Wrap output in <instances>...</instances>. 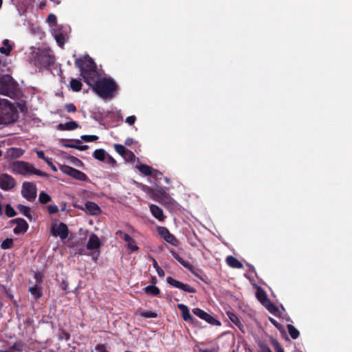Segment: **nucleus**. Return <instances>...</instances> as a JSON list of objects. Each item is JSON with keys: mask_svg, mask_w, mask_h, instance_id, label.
<instances>
[{"mask_svg": "<svg viewBox=\"0 0 352 352\" xmlns=\"http://www.w3.org/2000/svg\"><path fill=\"white\" fill-rule=\"evenodd\" d=\"M94 81L90 82L89 85L101 98H111L113 97L117 91L118 85L111 78H103L100 80L98 77L94 79Z\"/></svg>", "mask_w": 352, "mask_h": 352, "instance_id": "nucleus-1", "label": "nucleus"}, {"mask_svg": "<svg viewBox=\"0 0 352 352\" xmlns=\"http://www.w3.org/2000/svg\"><path fill=\"white\" fill-rule=\"evenodd\" d=\"M75 64L80 69V76L87 85L94 82V80L99 77L96 65L88 55L76 58Z\"/></svg>", "mask_w": 352, "mask_h": 352, "instance_id": "nucleus-2", "label": "nucleus"}, {"mask_svg": "<svg viewBox=\"0 0 352 352\" xmlns=\"http://www.w3.org/2000/svg\"><path fill=\"white\" fill-rule=\"evenodd\" d=\"M30 61L39 69H49L54 64L55 56L50 49L38 48L37 50L32 52Z\"/></svg>", "mask_w": 352, "mask_h": 352, "instance_id": "nucleus-3", "label": "nucleus"}, {"mask_svg": "<svg viewBox=\"0 0 352 352\" xmlns=\"http://www.w3.org/2000/svg\"><path fill=\"white\" fill-rule=\"evenodd\" d=\"M18 111L8 100L0 99V124H9L16 121Z\"/></svg>", "mask_w": 352, "mask_h": 352, "instance_id": "nucleus-4", "label": "nucleus"}, {"mask_svg": "<svg viewBox=\"0 0 352 352\" xmlns=\"http://www.w3.org/2000/svg\"><path fill=\"white\" fill-rule=\"evenodd\" d=\"M13 171L22 175H36L40 177H47V173L36 169L31 164L24 161H16L12 163Z\"/></svg>", "mask_w": 352, "mask_h": 352, "instance_id": "nucleus-5", "label": "nucleus"}, {"mask_svg": "<svg viewBox=\"0 0 352 352\" xmlns=\"http://www.w3.org/2000/svg\"><path fill=\"white\" fill-rule=\"evenodd\" d=\"M0 94L14 99L19 96L18 85L10 76H5L0 79Z\"/></svg>", "mask_w": 352, "mask_h": 352, "instance_id": "nucleus-6", "label": "nucleus"}, {"mask_svg": "<svg viewBox=\"0 0 352 352\" xmlns=\"http://www.w3.org/2000/svg\"><path fill=\"white\" fill-rule=\"evenodd\" d=\"M138 186L140 187L144 192H146L155 201L164 204H172L173 199L163 188L155 190L146 185L142 184H138Z\"/></svg>", "mask_w": 352, "mask_h": 352, "instance_id": "nucleus-7", "label": "nucleus"}, {"mask_svg": "<svg viewBox=\"0 0 352 352\" xmlns=\"http://www.w3.org/2000/svg\"><path fill=\"white\" fill-rule=\"evenodd\" d=\"M50 233L53 236L59 237L62 241L67 239L69 236V229L66 224L63 222L58 223L54 221L50 227Z\"/></svg>", "mask_w": 352, "mask_h": 352, "instance_id": "nucleus-8", "label": "nucleus"}, {"mask_svg": "<svg viewBox=\"0 0 352 352\" xmlns=\"http://www.w3.org/2000/svg\"><path fill=\"white\" fill-rule=\"evenodd\" d=\"M36 191V186L32 182H25L22 185L21 194L29 201H34Z\"/></svg>", "mask_w": 352, "mask_h": 352, "instance_id": "nucleus-9", "label": "nucleus"}, {"mask_svg": "<svg viewBox=\"0 0 352 352\" xmlns=\"http://www.w3.org/2000/svg\"><path fill=\"white\" fill-rule=\"evenodd\" d=\"M166 282L173 287L179 289H181L185 292H187V293L193 294L197 292V290L195 287H191L188 284L183 283L176 279L173 278L171 276H168L166 278Z\"/></svg>", "mask_w": 352, "mask_h": 352, "instance_id": "nucleus-10", "label": "nucleus"}, {"mask_svg": "<svg viewBox=\"0 0 352 352\" xmlns=\"http://www.w3.org/2000/svg\"><path fill=\"white\" fill-rule=\"evenodd\" d=\"M16 185L15 179L7 173L0 175V188L8 191L12 190Z\"/></svg>", "mask_w": 352, "mask_h": 352, "instance_id": "nucleus-11", "label": "nucleus"}, {"mask_svg": "<svg viewBox=\"0 0 352 352\" xmlns=\"http://www.w3.org/2000/svg\"><path fill=\"white\" fill-rule=\"evenodd\" d=\"M192 313L199 318L212 325H219L220 322L200 308H195Z\"/></svg>", "mask_w": 352, "mask_h": 352, "instance_id": "nucleus-12", "label": "nucleus"}, {"mask_svg": "<svg viewBox=\"0 0 352 352\" xmlns=\"http://www.w3.org/2000/svg\"><path fill=\"white\" fill-rule=\"evenodd\" d=\"M157 232L161 236L162 238L167 243L171 244L174 246H177L179 244V241L175 238V236L172 234L169 230L165 227H158Z\"/></svg>", "mask_w": 352, "mask_h": 352, "instance_id": "nucleus-13", "label": "nucleus"}, {"mask_svg": "<svg viewBox=\"0 0 352 352\" xmlns=\"http://www.w3.org/2000/svg\"><path fill=\"white\" fill-rule=\"evenodd\" d=\"M63 172L67 175L71 176L72 177L79 180V181H87L88 180V177L85 173L83 172L77 170L74 168H72L69 166H65L63 167Z\"/></svg>", "mask_w": 352, "mask_h": 352, "instance_id": "nucleus-14", "label": "nucleus"}, {"mask_svg": "<svg viewBox=\"0 0 352 352\" xmlns=\"http://www.w3.org/2000/svg\"><path fill=\"white\" fill-rule=\"evenodd\" d=\"M173 256L185 268L188 269L195 276L199 277L196 272V268L188 261L184 260L175 251H170Z\"/></svg>", "mask_w": 352, "mask_h": 352, "instance_id": "nucleus-15", "label": "nucleus"}, {"mask_svg": "<svg viewBox=\"0 0 352 352\" xmlns=\"http://www.w3.org/2000/svg\"><path fill=\"white\" fill-rule=\"evenodd\" d=\"M177 307L181 311L182 316L184 321L190 322L191 324H195L197 322L196 318H193L191 316V314H190L189 309L186 305L178 304Z\"/></svg>", "mask_w": 352, "mask_h": 352, "instance_id": "nucleus-16", "label": "nucleus"}, {"mask_svg": "<svg viewBox=\"0 0 352 352\" xmlns=\"http://www.w3.org/2000/svg\"><path fill=\"white\" fill-rule=\"evenodd\" d=\"M101 246V242L100 241L98 236L96 234L92 233L89 237L87 243V249L89 250H100Z\"/></svg>", "mask_w": 352, "mask_h": 352, "instance_id": "nucleus-17", "label": "nucleus"}, {"mask_svg": "<svg viewBox=\"0 0 352 352\" xmlns=\"http://www.w3.org/2000/svg\"><path fill=\"white\" fill-rule=\"evenodd\" d=\"M52 34L56 41L58 45L60 47H63L65 43V36L66 34L62 32V29L60 28H54L52 32Z\"/></svg>", "mask_w": 352, "mask_h": 352, "instance_id": "nucleus-18", "label": "nucleus"}, {"mask_svg": "<svg viewBox=\"0 0 352 352\" xmlns=\"http://www.w3.org/2000/svg\"><path fill=\"white\" fill-rule=\"evenodd\" d=\"M79 124L75 121H69L65 123H60L58 125V129L60 131H72L79 128Z\"/></svg>", "mask_w": 352, "mask_h": 352, "instance_id": "nucleus-19", "label": "nucleus"}, {"mask_svg": "<svg viewBox=\"0 0 352 352\" xmlns=\"http://www.w3.org/2000/svg\"><path fill=\"white\" fill-rule=\"evenodd\" d=\"M226 263L232 268L241 269L243 265L237 258L233 256H228L226 259Z\"/></svg>", "mask_w": 352, "mask_h": 352, "instance_id": "nucleus-20", "label": "nucleus"}, {"mask_svg": "<svg viewBox=\"0 0 352 352\" xmlns=\"http://www.w3.org/2000/svg\"><path fill=\"white\" fill-rule=\"evenodd\" d=\"M85 208L87 213L90 214H97L100 213V207L94 202L87 201L85 204Z\"/></svg>", "mask_w": 352, "mask_h": 352, "instance_id": "nucleus-21", "label": "nucleus"}, {"mask_svg": "<svg viewBox=\"0 0 352 352\" xmlns=\"http://www.w3.org/2000/svg\"><path fill=\"white\" fill-rule=\"evenodd\" d=\"M17 223L16 226L14 228L13 232L14 234H19L25 232L28 229V224L27 221H12Z\"/></svg>", "mask_w": 352, "mask_h": 352, "instance_id": "nucleus-22", "label": "nucleus"}, {"mask_svg": "<svg viewBox=\"0 0 352 352\" xmlns=\"http://www.w3.org/2000/svg\"><path fill=\"white\" fill-rule=\"evenodd\" d=\"M29 292L32 294L35 300H38L43 296V291L41 286L34 285L28 289Z\"/></svg>", "mask_w": 352, "mask_h": 352, "instance_id": "nucleus-23", "label": "nucleus"}, {"mask_svg": "<svg viewBox=\"0 0 352 352\" xmlns=\"http://www.w3.org/2000/svg\"><path fill=\"white\" fill-rule=\"evenodd\" d=\"M16 208L21 214L26 217L30 220H32V211L30 207L19 204Z\"/></svg>", "mask_w": 352, "mask_h": 352, "instance_id": "nucleus-24", "label": "nucleus"}, {"mask_svg": "<svg viewBox=\"0 0 352 352\" xmlns=\"http://www.w3.org/2000/svg\"><path fill=\"white\" fill-rule=\"evenodd\" d=\"M135 168L142 174L150 176L153 173V168L147 164L137 165Z\"/></svg>", "mask_w": 352, "mask_h": 352, "instance_id": "nucleus-25", "label": "nucleus"}, {"mask_svg": "<svg viewBox=\"0 0 352 352\" xmlns=\"http://www.w3.org/2000/svg\"><path fill=\"white\" fill-rule=\"evenodd\" d=\"M256 298L263 305L270 299L268 298L265 292L261 288H258L256 292Z\"/></svg>", "mask_w": 352, "mask_h": 352, "instance_id": "nucleus-26", "label": "nucleus"}, {"mask_svg": "<svg viewBox=\"0 0 352 352\" xmlns=\"http://www.w3.org/2000/svg\"><path fill=\"white\" fill-rule=\"evenodd\" d=\"M150 210L155 218L158 219V220H162L163 212L160 208L155 205H151Z\"/></svg>", "mask_w": 352, "mask_h": 352, "instance_id": "nucleus-27", "label": "nucleus"}, {"mask_svg": "<svg viewBox=\"0 0 352 352\" xmlns=\"http://www.w3.org/2000/svg\"><path fill=\"white\" fill-rule=\"evenodd\" d=\"M107 155V153L102 148L96 149L93 153V157L100 162H104Z\"/></svg>", "mask_w": 352, "mask_h": 352, "instance_id": "nucleus-28", "label": "nucleus"}, {"mask_svg": "<svg viewBox=\"0 0 352 352\" xmlns=\"http://www.w3.org/2000/svg\"><path fill=\"white\" fill-rule=\"evenodd\" d=\"M3 46L0 47V52L3 54L8 56L12 50V47L10 44L9 40L5 39L3 41Z\"/></svg>", "mask_w": 352, "mask_h": 352, "instance_id": "nucleus-29", "label": "nucleus"}, {"mask_svg": "<svg viewBox=\"0 0 352 352\" xmlns=\"http://www.w3.org/2000/svg\"><path fill=\"white\" fill-rule=\"evenodd\" d=\"M82 82L80 80L72 78L70 80V88L75 92H78L82 89Z\"/></svg>", "mask_w": 352, "mask_h": 352, "instance_id": "nucleus-30", "label": "nucleus"}, {"mask_svg": "<svg viewBox=\"0 0 352 352\" xmlns=\"http://www.w3.org/2000/svg\"><path fill=\"white\" fill-rule=\"evenodd\" d=\"M263 306L272 314L278 316V308L270 300L267 301Z\"/></svg>", "mask_w": 352, "mask_h": 352, "instance_id": "nucleus-31", "label": "nucleus"}, {"mask_svg": "<svg viewBox=\"0 0 352 352\" xmlns=\"http://www.w3.org/2000/svg\"><path fill=\"white\" fill-rule=\"evenodd\" d=\"M138 313L140 316L145 318H156L157 317V314L152 311L140 309Z\"/></svg>", "mask_w": 352, "mask_h": 352, "instance_id": "nucleus-32", "label": "nucleus"}, {"mask_svg": "<svg viewBox=\"0 0 352 352\" xmlns=\"http://www.w3.org/2000/svg\"><path fill=\"white\" fill-rule=\"evenodd\" d=\"M144 292L147 294L152 295L154 296L159 295L160 293V289L157 287L153 285L146 286L144 288Z\"/></svg>", "mask_w": 352, "mask_h": 352, "instance_id": "nucleus-33", "label": "nucleus"}, {"mask_svg": "<svg viewBox=\"0 0 352 352\" xmlns=\"http://www.w3.org/2000/svg\"><path fill=\"white\" fill-rule=\"evenodd\" d=\"M287 328L289 334L292 339L296 340L299 337L300 332L294 326H293L292 324H287Z\"/></svg>", "mask_w": 352, "mask_h": 352, "instance_id": "nucleus-34", "label": "nucleus"}, {"mask_svg": "<svg viewBox=\"0 0 352 352\" xmlns=\"http://www.w3.org/2000/svg\"><path fill=\"white\" fill-rule=\"evenodd\" d=\"M13 245H14L13 239L11 238H6L5 240H3L1 242L0 247L3 250H8V249L12 248Z\"/></svg>", "mask_w": 352, "mask_h": 352, "instance_id": "nucleus-35", "label": "nucleus"}, {"mask_svg": "<svg viewBox=\"0 0 352 352\" xmlns=\"http://www.w3.org/2000/svg\"><path fill=\"white\" fill-rule=\"evenodd\" d=\"M122 157L127 162H134L135 161V154L129 149L126 151Z\"/></svg>", "mask_w": 352, "mask_h": 352, "instance_id": "nucleus-36", "label": "nucleus"}, {"mask_svg": "<svg viewBox=\"0 0 352 352\" xmlns=\"http://www.w3.org/2000/svg\"><path fill=\"white\" fill-rule=\"evenodd\" d=\"M228 316L230 318V320L234 324H236V326H238L239 327H240L241 326H242V324L239 318V317L235 314H234L233 312H228Z\"/></svg>", "mask_w": 352, "mask_h": 352, "instance_id": "nucleus-37", "label": "nucleus"}, {"mask_svg": "<svg viewBox=\"0 0 352 352\" xmlns=\"http://www.w3.org/2000/svg\"><path fill=\"white\" fill-rule=\"evenodd\" d=\"M38 200L41 204H45L51 201V197L46 192L42 191L39 194Z\"/></svg>", "mask_w": 352, "mask_h": 352, "instance_id": "nucleus-38", "label": "nucleus"}, {"mask_svg": "<svg viewBox=\"0 0 352 352\" xmlns=\"http://www.w3.org/2000/svg\"><path fill=\"white\" fill-rule=\"evenodd\" d=\"M5 213L8 217H13L16 214L14 209L10 205L6 204L5 208Z\"/></svg>", "mask_w": 352, "mask_h": 352, "instance_id": "nucleus-39", "label": "nucleus"}, {"mask_svg": "<svg viewBox=\"0 0 352 352\" xmlns=\"http://www.w3.org/2000/svg\"><path fill=\"white\" fill-rule=\"evenodd\" d=\"M258 346V352H272L269 346L264 342H260Z\"/></svg>", "mask_w": 352, "mask_h": 352, "instance_id": "nucleus-40", "label": "nucleus"}, {"mask_svg": "<svg viewBox=\"0 0 352 352\" xmlns=\"http://www.w3.org/2000/svg\"><path fill=\"white\" fill-rule=\"evenodd\" d=\"M80 138L87 142H94L98 140V137L95 135H82Z\"/></svg>", "mask_w": 352, "mask_h": 352, "instance_id": "nucleus-41", "label": "nucleus"}, {"mask_svg": "<svg viewBox=\"0 0 352 352\" xmlns=\"http://www.w3.org/2000/svg\"><path fill=\"white\" fill-rule=\"evenodd\" d=\"M127 247L131 250V252H135L138 250L139 248L137 246L135 241L131 238L130 241H128L127 242Z\"/></svg>", "mask_w": 352, "mask_h": 352, "instance_id": "nucleus-42", "label": "nucleus"}, {"mask_svg": "<svg viewBox=\"0 0 352 352\" xmlns=\"http://www.w3.org/2000/svg\"><path fill=\"white\" fill-rule=\"evenodd\" d=\"M34 278L36 280L35 285L41 286L43 279V274L41 272H36L34 275Z\"/></svg>", "mask_w": 352, "mask_h": 352, "instance_id": "nucleus-43", "label": "nucleus"}, {"mask_svg": "<svg viewBox=\"0 0 352 352\" xmlns=\"http://www.w3.org/2000/svg\"><path fill=\"white\" fill-rule=\"evenodd\" d=\"M153 267L155 268L157 273L160 277L164 276V271L159 266L157 262L155 259L153 260Z\"/></svg>", "mask_w": 352, "mask_h": 352, "instance_id": "nucleus-44", "label": "nucleus"}, {"mask_svg": "<svg viewBox=\"0 0 352 352\" xmlns=\"http://www.w3.org/2000/svg\"><path fill=\"white\" fill-rule=\"evenodd\" d=\"M36 154L38 158L43 160L48 165H52V162L45 157L43 151H36Z\"/></svg>", "mask_w": 352, "mask_h": 352, "instance_id": "nucleus-45", "label": "nucleus"}, {"mask_svg": "<svg viewBox=\"0 0 352 352\" xmlns=\"http://www.w3.org/2000/svg\"><path fill=\"white\" fill-rule=\"evenodd\" d=\"M116 234L122 240H124V241L127 242L128 241H130L131 240V236L129 234L122 232V231H118L116 232Z\"/></svg>", "mask_w": 352, "mask_h": 352, "instance_id": "nucleus-46", "label": "nucleus"}, {"mask_svg": "<svg viewBox=\"0 0 352 352\" xmlns=\"http://www.w3.org/2000/svg\"><path fill=\"white\" fill-rule=\"evenodd\" d=\"M114 148H115L116 151L118 153H119L122 157L123 156V155L127 150L126 148H125V147L124 146H122L121 144H115Z\"/></svg>", "mask_w": 352, "mask_h": 352, "instance_id": "nucleus-47", "label": "nucleus"}, {"mask_svg": "<svg viewBox=\"0 0 352 352\" xmlns=\"http://www.w3.org/2000/svg\"><path fill=\"white\" fill-rule=\"evenodd\" d=\"M65 109L68 113H76L77 111V108L73 103L66 104Z\"/></svg>", "mask_w": 352, "mask_h": 352, "instance_id": "nucleus-48", "label": "nucleus"}, {"mask_svg": "<svg viewBox=\"0 0 352 352\" xmlns=\"http://www.w3.org/2000/svg\"><path fill=\"white\" fill-rule=\"evenodd\" d=\"M77 244H78V241H74L72 234H71L67 241V243H66L67 246L69 248H74L77 245Z\"/></svg>", "mask_w": 352, "mask_h": 352, "instance_id": "nucleus-49", "label": "nucleus"}, {"mask_svg": "<svg viewBox=\"0 0 352 352\" xmlns=\"http://www.w3.org/2000/svg\"><path fill=\"white\" fill-rule=\"evenodd\" d=\"M56 16L54 14H50L47 16V21L49 23L50 25L52 26H54L56 23Z\"/></svg>", "mask_w": 352, "mask_h": 352, "instance_id": "nucleus-50", "label": "nucleus"}, {"mask_svg": "<svg viewBox=\"0 0 352 352\" xmlns=\"http://www.w3.org/2000/svg\"><path fill=\"white\" fill-rule=\"evenodd\" d=\"M92 252L89 254L93 261H97L100 254V250H92Z\"/></svg>", "mask_w": 352, "mask_h": 352, "instance_id": "nucleus-51", "label": "nucleus"}, {"mask_svg": "<svg viewBox=\"0 0 352 352\" xmlns=\"http://www.w3.org/2000/svg\"><path fill=\"white\" fill-rule=\"evenodd\" d=\"M95 349L98 352H109L107 346L104 344H98L95 346Z\"/></svg>", "mask_w": 352, "mask_h": 352, "instance_id": "nucleus-52", "label": "nucleus"}, {"mask_svg": "<svg viewBox=\"0 0 352 352\" xmlns=\"http://www.w3.org/2000/svg\"><path fill=\"white\" fill-rule=\"evenodd\" d=\"M47 211L50 214H55L58 211V207L55 205H49L47 207Z\"/></svg>", "mask_w": 352, "mask_h": 352, "instance_id": "nucleus-53", "label": "nucleus"}, {"mask_svg": "<svg viewBox=\"0 0 352 352\" xmlns=\"http://www.w3.org/2000/svg\"><path fill=\"white\" fill-rule=\"evenodd\" d=\"M271 344L274 347L275 351H278V349L282 348L278 340L273 338H271Z\"/></svg>", "mask_w": 352, "mask_h": 352, "instance_id": "nucleus-54", "label": "nucleus"}, {"mask_svg": "<svg viewBox=\"0 0 352 352\" xmlns=\"http://www.w3.org/2000/svg\"><path fill=\"white\" fill-rule=\"evenodd\" d=\"M107 157V160L106 162L111 164L112 166H115L116 165V161L115 160V159L108 154Z\"/></svg>", "mask_w": 352, "mask_h": 352, "instance_id": "nucleus-55", "label": "nucleus"}, {"mask_svg": "<svg viewBox=\"0 0 352 352\" xmlns=\"http://www.w3.org/2000/svg\"><path fill=\"white\" fill-rule=\"evenodd\" d=\"M135 120H136V117L135 116H129L126 119V122L129 125H133L135 123Z\"/></svg>", "mask_w": 352, "mask_h": 352, "instance_id": "nucleus-56", "label": "nucleus"}, {"mask_svg": "<svg viewBox=\"0 0 352 352\" xmlns=\"http://www.w3.org/2000/svg\"><path fill=\"white\" fill-rule=\"evenodd\" d=\"M71 161L76 165V166H81L82 165V162L79 160L78 158L76 157H71Z\"/></svg>", "mask_w": 352, "mask_h": 352, "instance_id": "nucleus-57", "label": "nucleus"}, {"mask_svg": "<svg viewBox=\"0 0 352 352\" xmlns=\"http://www.w3.org/2000/svg\"><path fill=\"white\" fill-rule=\"evenodd\" d=\"M269 320L277 329H280L281 328V325L275 319H274L272 318H269Z\"/></svg>", "mask_w": 352, "mask_h": 352, "instance_id": "nucleus-58", "label": "nucleus"}, {"mask_svg": "<svg viewBox=\"0 0 352 352\" xmlns=\"http://www.w3.org/2000/svg\"><path fill=\"white\" fill-rule=\"evenodd\" d=\"M12 349H14V350H16V351H21L22 350V346H21V344L14 343L12 345Z\"/></svg>", "mask_w": 352, "mask_h": 352, "instance_id": "nucleus-59", "label": "nucleus"}, {"mask_svg": "<svg viewBox=\"0 0 352 352\" xmlns=\"http://www.w3.org/2000/svg\"><path fill=\"white\" fill-rule=\"evenodd\" d=\"M88 148H89V146H87V145L77 144V146H76V149H78L79 151H85V150H87Z\"/></svg>", "mask_w": 352, "mask_h": 352, "instance_id": "nucleus-60", "label": "nucleus"}, {"mask_svg": "<svg viewBox=\"0 0 352 352\" xmlns=\"http://www.w3.org/2000/svg\"><path fill=\"white\" fill-rule=\"evenodd\" d=\"M153 173L152 176H153L154 177L159 178L160 177H161L162 175V173L157 170L153 169Z\"/></svg>", "mask_w": 352, "mask_h": 352, "instance_id": "nucleus-61", "label": "nucleus"}, {"mask_svg": "<svg viewBox=\"0 0 352 352\" xmlns=\"http://www.w3.org/2000/svg\"><path fill=\"white\" fill-rule=\"evenodd\" d=\"M133 143V139L131 138H128L126 139L124 144L126 146H131Z\"/></svg>", "mask_w": 352, "mask_h": 352, "instance_id": "nucleus-62", "label": "nucleus"}, {"mask_svg": "<svg viewBox=\"0 0 352 352\" xmlns=\"http://www.w3.org/2000/svg\"><path fill=\"white\" fill-rule=\"evenodd\" d=\"M63 146L66 147V148H76V146H77V144H71V143H65V144H63Z\"/></svg>", "mask_w": 352, "mask_h": 352, "instance_id": "nucleus-63", "label": "nucleus"}, {"mask_svg": "<svg viewBox=\"0 0 352 352\" xmlns=\"http://www.w3.org/2000/svg\"><path fill=\"white\" fill-rule=\"evenodd\" d=\"M214 351H215L214 349H199V352H214Z\"/></svg>", "mask_w": 352, "mask_h": 352, "instance_id": "nucleus-64", "label": "nucleus"}]
</instances>
